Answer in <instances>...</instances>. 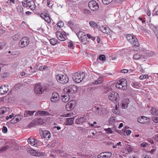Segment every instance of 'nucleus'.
<instances>
[{"instance_id":"22","label":"nucleus","mask_w":158,"mask_h":158,"mask_svg":"<svg viewBox=\"0 0 158 158\" xmlns=\"http://www.w3.org/2000/svg\"><path fill=\"white\" fill-rule=\"evenodd\" d=\"M129 99H127V101H126L125 99L123 100L121 103V108L122 109H125L127 108L128 106V101Z\"/></svg>"},{"instance_id":"56","label":"nucleus","mask_w":158,"mask_h":158,"mask_svg":"<svg viewBox=\"0 0 158 158\" xmlns=\"http://www.w3.org/2000/svg\"><path fill=\"white\" fill-rule=\"evenodd\" d=\"M68 25L72 28L73 27V23L71 21H69L68 23Z\"/></svg>"},{"instance_id":"30","label":"nucleus","mask_w":158,"mask_h":158,"mask_svg":"<svg viewBox=\"0 0 158 158\" xmlns=\"http://www.w3.org/2000/svg\"><path fill=\"white\" fill-rule=\"evenodd\" d=\"M102 82L103 79L102 78L99 77L97 80L95 81L93 83L94 84H98L101 83Z\"/></svg>"},{"instance_id":"14","label":"nucleus","mask_w":158,"mask_h":158,"mask_svg":"<svg viewBox=\"0 0 158 158\" xmlns=\"http://www.w3.org/2000/svg\"><path fill=\"white\" fill-rule=\"evenodd\" d=\"M10 108L3 107L0 108V117L3 118L4 116V114L10 110Z\"/></svg>"},{"instance_id":"15","label":"nucleus","mask_w":158,"mask_h":158,"mask_svg":"<svg viewBox=\"0 0 158 158\" xmlns=\"http://www.w3.org/2000/svg\"><path fill=\"white\" fill-rule=\"evenodd\" d=\"M28 152L31 155L34 156H39L41 155V153L38 151L30 149L28 150Z\"/></svg>"},{"instance_id":"18","label":"nucleus","mask_w":158,"mask_h":158,"mask_svg":"<svg viewBox=\"0 0 158 158\" xmlns=\"http://www.w3.org/2000/svg\"><path fill=\"white\" fill-rule=\"evenodd\" d=\"M74 119V117L66 118L65 123V125H72L73 123Z\"/></svg>"},{"instance_id":"60","label":"nucleus","mask_w":158,"mask_h":158,"mask_svg":"<svg viewBox=\"0 0 158 158\" xmlns=\"http://www.w3.org/2000/svg\"><path fill=\"white\" fill-rule=\"evenodd\" d=\"M104 154V152H102V153H100L99 155L98 156V158H103V157Z\"/></svg>"},{"instance_id":"55","label":"nucleus","mask_w":158,"mask_h":158,"mask_svg":"<svg viewBox=\"0 0 158 158\" xmlns=\"http://www.w3.org/2000/svg\"><path fill=\"white\" fill-rule=\"evenodd\" d=\"M68 46L69 47L73 48V44L72 42H70L68 43Z\"/></svg>"},{"instance_id":"44","label":"nucleus","mask_w":158,"mask_h":158,"mask_svg":"<svg viewBox=\"0 0 158 158\" xmlns=\"http://www.w3.org/2000/svg\"><path fill=\"white\" fill-rule=\"evenodd\" d=\"M19 38V34H15L13 37V40L15 41H18Z\"/></svg>"},{"instance_id":"31","label":"nucleus","mask_w":158,"mask_h":158,"mask_svg":"<svg viewBox=\"0 0 158 158\" xmlns=\"http://www.w3.org/2000/svg\"><path fill=\"white\" fill-rule=\"evenodd\" d=\"M112 155V153L110 152H104L103 157V158H109L111 157Z\"/></svg>"},{"instance_id":"32","label":"nucleus","mask_w":158,"mask_h":158,"mask_svg":"<svg viewBox=\"0 0 158 158\" xmlns=\"http://www.w3.org/2000/svg\"><path fill=\"white\" fill-rule=\"evenodd\" d=\"M131 85L134 88H138L140 86V84L139 82H132L131 83Z\"/></svg>"},{"instance_id":"17","label":"nucleus","mask_w":158,"mask_h":158,"mask_svg":"<svg viewBox=\"0 0 158 158\" xmlns=\"http://www.w3.org/2000/svg\"><path fill=\"white\" fill-rule=\"evenodd\" d=\"M28 142L32 146L36 147L37 145V141L35 140L34 139L31 137L29 138L28 139Z\"/></svg>"},{"instance_id":"50","label":"nucleus","mask_w":158,"mask_h":158,"mask_svg":"<svg viewBox=\"0 0 158 158\" xmlns=\"http://www.w3.org/2000/svg\"><path fill=\"white\" fill-rule=\"evenodd\" d=\"M102 109L101 108H99L97 107L96 109V112L98 113V115H101L102 113Z\"/></svg>"},{"instance_id":"42","label":"nucleus","mask_w":158,"mask_h":158,"mask_svg":"<svg viewBox=\"0 0 158 158\" xmlns=\"http://www.w3.org/2000/svg\"><path fill=\"white\" fill-rule=\"evenodd\" d=\"M89 24L91 27H96L97 26V24L93 21H90L89 23Z\"/></svg>"},{"instance_id":"28","label":"nucleus","mask_w":158,"mask_h":158,"mask_svg":"<svg viewBox=\"0 0 158 158\" xmlns=\"http://www.w3.org/2000/svg\"><path fill=\"white\" fill-rule=\"evenodd\" d=\"M100 29L102 32L107 33L108 31H109L110 29L108 27H100Z\"/></svg>"},{"instance_id":"21","label":"nucleus","mask_w":158,"mask_h":158,"mask_svg":"<svg viewBox=\"0 0 158 158\" xmlns=\"http://www.w3.org/2000/svg\"><path fill=\"white\" fill-rule=\"evenodd\" d=\"M43 137L45 138L49 139L51 137L50 132L48 131H43Z\"/></svg>"},{"instance_id":"2","label":"nucleus","mask_w":158,"mask_h":158,"mask_svg":"<svg viewBox=\"0 0 158 158\" xmlns=\"http://www.w3.org/2000/svg\"><path fill=\"white\" fill-rule=\"evenodd\" d=\"M85 76V74L83 72H76L73 75V79L75 82L79 83L83 80Z\"/></svg>"},{"instance_id":"4","label":"nucleus","mask_w":158,"mask_h":158,"mask_svg":"<svg viewBox=\"0 0 158 158\" xmlns=\"http://www.w3.org/2000/svg\"><path fill=\"white\" fill-rule=\"evenodd\" d=\"M44 123L43 119L40 118H37L33 120L31 123H29L28 126L30 127H34L35 126L41 125Z\"/></svg>"},{"instance_id":"19","label":"nucleus","mask_w":158,"mask_h":158,"mask_svg":"<svg viewBox=\"0 0 158 158\" xmlns=\"http://www.w3.org/2000/svg\"><path fill=\"white\" fill-rule=\"evenodd\" d=\"M56 35L59 40L61 41H64L65 40V37L62 35L61 34L60 32L59 31L56 32Z\"/></svg>"},{"instance_id":"52","label":"nucleus","mask_w":158,"mask_h":158,"mask_svg":"<svg viewBox=\"0 0 158 158\" xmlns=\"http://www.w3.org/2000/svg\"><path fill=\"white\" fill-rule=\"evenodd\" d=\"M99 59L101 60H104L106 59L105 56L103 55H100L99 57Z\"/></svg>"},{"instance_id":"1","label":"nucleus","mask_w":158,"mask_h":158,"mask_svg":"<svg viewBox=\"0 0 158 158\" xmlns=\"http://www.w3.org/2000/svg\"><path fill=\"white\" fill-rule=\"evenodd\" d=\"M127 40L132 45L133 50L137 51L139 50V44L137 39L134 35L131 34H127L126 35Z\"/></svg>"},{"instance_id":"40","label":"nucleus","mask_w":158,"mask_h":158,"mask_svg":"<svg viewBox=\"0 0 158 158\" xmlns=\"http://www.w3.org/2000/svg\"><path fill=\"white\" fill-rule=\"evenodd\" d=\"M57 27H58L59 29H60L61 27L64 26V24L62 21H60L57 23Z\"/></svg>"},{"instance_id":"27","label":"nucleus","mask_w":158,"mask_h":158,"mask_svg":"<svg viewBox=\"0 0 158 158\" xmlns=\"http://www.w3.org/2000/svg\"><path fill=\"white\" fill-rule=\"evenodd\" d=\"M76 35L79 39L83 38L84 36H86L85 34L82 31H79L76 33Z\"/></svg>"},{"instance_id":"45","label":"nucleus","mask_w":158,"mask_h":158,"mask_svg":"<svg viewBox=\"0 0 158 158\" xmlns=\"http://www.w3.org/2000/svg\"><path fill=\"white\" fill-rule=\"evenodd\" d=\"M6 45V43L5 41L0 43V50L2 49Z\"/></svg>"},{"instance_id":"9","label":"nucleus","mask_w":158,"mask_h":158,"mask_svg":"<svg viewBox=\"0 0 158 158\" xmlns=\"http://www.w3.org/2000/svg\"><path fill=\"white\" fill-rule=\"evenodd\" d=\"M76 105V101L74 100H72L68 102L65 107L67 110L70 111L73 109Z\"/></svg>"},{"instance_id":"11","label":"nucleus","mask_w":158,"mask_h":158,"mask_svg":"<svg viewBox=\"0 0 158 158\" xmlns=\"http://www.w3.org/2000/svg\"><path fill=\"white\" fill-rule=\"evenodd\" d=\"M67 92L68 93H74L77 90V89L76 86L75 85H71L69 86L67 89H66Z\"/></svg>"},{"instance_id":"43","label":"nucleus","mask_w":158,"mask_h":158,"mask_svg":"<svg viewBox=\"0 0 158 158\" xmlns=\"http://www.w3.org/2000/svg\"><path fill=\"white\" fill-rule=\"evenodd\" d=\"M113 0H102L104 4L108 5L112 2Z\"/></svg>"},{"instance_id":"47","label":"nucleus","mask_w":158,"mask_h":158,"mask_svg":"<svg viewBox=\"0 0 158 158\" xmlns=\"http://www.w3.org/2000/svg\"><path fill=\"white\" fill-rule=\"evenodd\" d=\"M150 28H151L154 32L155 30H158V26H154L152 24H151L150 25Z\"/></svg>"},{"instance_id":"39","label":"nucleus","mask_w":158,"mask_h":158,"mask_svg":"<svg viewBox=\"0 0 158 158\" xmlns=\"http://www.w3.org/2000/svg\"><path fill=\"white\" fill-rule=\"evenodd\" d=\"M62 97H63L62 99L64 98V99H70L71 97L70 96V95L69 94H64V95H62Z\"/></svg>"},{"instance_id":"29","label":"nucleus","mask_w":158,"mask_h":158,"mask_svg":"<svg viewBox=\"0 0 158 158\" xmlns=\"http://www.w3.org/2000/svg\"><path fill=\"white\" fill-rule=\"evenodd\" d=\"M26 4L27 5L26 6V7H29L31 8L32 6L31 4V3L34 4L33 2L32 1V0H26Z\"/></svg>"},{"instance_id":"54","label":"nucleus","mask_w":158,"mask_h":158,"mask_svg":"<svg viewBox=\"0 0 158 158\" xmlns=\"http://www.w3.org/2000/svg\"><path fill=\"white\" fill-rule=\"evenodd\" d=\"M7 128L6 126H3L2 129V132L4 133H7Z\"/></svg>"},{"instance_id":"23","label":"nucleus","mask_w":158,"mask_h":158,"mask_svg":"<svg viewBox=\"0 0 158 158\" xmlns=\"http://www.w3.org/2000/svg\"><path fill=\"white\" fill-rule=\"evenodd\" d=\"M35 112V111L25 110L24 113V117H27L29 116H32Z\"/></svg>"},{"instance_id":"41","label":"nucleus","mask_w":158,"mask_h":158,"mask_svg":"<svg viewBox=\"0 0 158 158\" xmlns=\"http://www.w3.org/2000/svg\"><path fill=\"white\" fill-rule=\"evenodd\" d=\"M30 69L31 70H30V72L31 73H35L37 71V68H36L35 67L32 68V67H30Z\"/></svg>"},{"instance_id":"3","label":"nucleus","mask_w":158,"mask_h":158,"mask_svg":"<svg viewBox=\"0 0 158 158\" xmlns=\"http://www.w3.org/2000/svg\"><path fill=\"white\" fill-rule=\"evenodd\" d=\"M56 78L58 82L62 84H65L69 81L68 77L65 75L58 74L56 76Z\"/></svg>"},{"instance_id":"7","label":"nucleus","mask_w":158,"mask_h":158,"mask_svg":"<svg viewBox=\"0 0 158 158\" xmlns=\"http://www.w3.org/2000/svg\"><path fill=\"white\" fill-rule=\"evenodd\" d=\"M45 89V87L42 86L39 83L36 84L34 88L35 92L36 94H42Z\"/></svg>"},{"instance_id":"53","label":"nucleus","mask_w":158,"mask_h":158,"mask_svg":"<svg viewBox=\"0 0 158 158\" xmlns=\"http://www.w3.org/2000/svg\"><path fill=\"white\" fill-rule=\"evenodd\" d=\"M47 67L45 66H40L39 68V70L40 71H43L45 70L47 68Z\"/></svg>"},{"instance_id":"25","label":"nucleus","mask_w":158,"mask_h":158,"mask_svg":"<svg viewBox=\"0 0 158 158\" xmlns=\"http://www.w3.org/2000/svg\"><path fill=\"white\" fill-rule=\"evenodd\" d=\"M119 103H118V104H116L115 106V109L113 110V112L117 114L118 115L119 114Z\"/></svg>"},{"instance_id":"38","label":"nucleus","mask_w":158,"mask_h":158,"mask_svg":"<svg viewBox=\"0 0 158 158\" xmlns=\"http://www.w3.org/2000/svg\"><path fill=\"white\" fill-rule=\"evenodd\" d=\"M104 131H106V133L108 134H112L114 132L113 131L111 130V129L110 128H105Z\"/></svg>"},{"instance_id":"49","label":"nucleus","mask_w":158,"mask_h":158,"mask_svg":"<svg viewBox=\"0 0 158 158\" xmlns=\"http://www.w3.org/2000/svg\"><path fill=\"white\" fill-rule=\"evenodd\" d=\"M139 28L144 32L145 33L147 32V30L145 27H143V26H140L139 27Z\"/></svg>"},{"instance_id":"16","label":"nucleus","mask_w":158,"mask_h":158,"mask_svg":"<svg viewBox=\"0 0 158 158\" xmlns=\"http://www.w3.org/2000/svg\"><path fill=\"white\" fill-rule=\"evenodd\" d=\"M119 95L118 94L114 92H112L108 95L109 99H117L118 98Z\"/></svg>"},{"instance_id":"58","label":"nucleus","mask_w":158,"mask_h":158,"mask_svg":"<svg viewBox=\"0 0 158 158\" xmlns=\"http://www.w3.org/2000/svg\"><path fill=\"white\" fill-rule=\"evenodd\" d=\"M51 0H47V5L49 7H51L52 6V4L50 3V2H51Z\"/></svg>"},{"instance_id":"5","label":"nucleus","mask_w":158,"mask_h":158,"mask_svg":"<svg viewBox=\"0 0 158 158\" xmlns=\"http://www.w3.org/2000/svg\"><path fill=\"white\" fill-rule=\"evenodd\" d=\"M30 40L28 38L24 37L19 42V46L21 48H23L27 46L29 44Z\"/></svg>"},{"instance_id":"57","label":"nucleus","mask_w":158,"mask_h":158,"mask_svg":"<svg viewBox=\"0 0 158 158\" xmlns=\"http://www.w3.org/2000/svg\"><path fill=\"white\" fill-rule=\"evenodd\" d=\"M152 119L155 123L158 122V117H154L152 118Z\"/></svg>"},{"instance_id":"26","label":"nucleus","mask_w":158,"mask_h":158,"mask_svg":"<svg viewBox=\"0 0 158 158\" xmlns=\"http://www.w3.org/2000/svg\"><path fill=\"white\" fill-rule=\"evenodd\" d=\"M144 119L147 120V118L143 116L138 118L137 119V120L139 123H144Z\"/></svg>"},{"instance_id":"61","label":"nucleus","mask_w":158,"mask_h":158,"mask_svg":"<svg viewBox=\"0 0 158 158\" xmlns=\"http://www.w3.org/2000/svg\"><path fill=\"white\" fill-rule=\"evenodd\" d=\"M154 33L155 35H156V36L158 40V29L155 30Z\"/></svg>"},{"instance_id":"59","label":"nucleus","mask_w":158,"mask_h":158,"mask_svg":"<svg viewBox=\"0 0 158 158\" xmlns=\"http://www.w3.org/2000/svg\"><path fill=\"white\" fill-rule=\"evenodd\" d=\"M7 149V147L6 146L3 147L1 148L0 149V152H2L5 151Z\"/></svg>"},{"instance_id":"33","label":"nucleus","mask_w":158,"mask_h":158,"mask_svg":"<svg viewBox=\"0 0 158 158\" xmlns=\"http://www.w3.org/2000/svg\"><path fill=\"white\" fill-rule=\"evenodd\" d=\"M59 98V95L56 92H54L52 94L50 99H55Z\"/></svg>"},{"instance_id":"24","label":"nucleus","mask_w":158,"mask_h":158,"mask_svg":"<svg viewBox=\"0 0 158 158\" xmlns=\"http://www.w3.org/2000/svg\"><path fill=\"white\" fill-rule=\"evenodd\" d=\"M151 114L154 115H158V110L155 107H152L150 111Z\"/></svg>"},{"instance_id":"12","label":"nucleus","mask_w":158,"mask_h":158,"mask_svg":"<svg viewBox=\"0 0 158 158\" xmlns=\"http://www.w3.org/2000/svg\"><path fill=\"white\" fill-rule=\"evenodd\" d=\"M40 16L42 18L44 19L47 23H50L51 22L50 18L48 13H41Z\"/></svg>"},{"instance_id":"62","label":"nucleus","mask_w":158,"mask_h":158,"mask_svg":"<svg viewBox=\"0 0 158 158\" xmlns=\"http://www.w3.org/2000/svg\"><path fill=\"white\" fill-rule=\"evenodd\" d=\"M120 72L123 73H126L128 72V70L127 69H123L121 70Z\"/></svg>"},{"instance_id":"36","label":"nucleus","mask_w":158,"mask_h":158,"mask_svg":"<svg viewBox=\"0 0 158 158\" xmlns=\"http://www.w3.org/2000/svg\"><path fill=\"white\" fill-rule=\"evenodd\" d=\"M17 11L19 13L22 14L23 12V9L21 6H18L17 7Z\"/></svg>"},{"instance_id":"34","label":"nucleus","mask_w":158,"mask_h":158,"mask_svg":"<svg viewBox=\"0 0 158 158\" xmlns=\"http://www.w3.org/2000/svg\"><path fill=\"white\" fill-rule=\"evenodd\" d=\"M142 56L141 55L140 53H137L134 54L133 56V58L135 60H138Z\"/></svg>"},{"instance_id":"20","label":"nucleus","mask_w":158,"mask_h":158,"mask_svg":"<svg viewBox=\"0 0 158 158\" xmlns=\"http://www.w3.org/2000/svg\"><path fill=\"white\" fill-rule=\"evenodd\" d=\"M36 114L37 115H40L43 116H49L50 115L49 113L48 112L42 110L38 111Z\"/></svg>"},{"instance_id":"46","label":"nucleus","mask_w":158,"mask_h":158,"mask_svg":"<svg viewBox=\"0 0 158 158\" xmlns=\"http://www.w3.org/2000/svg\"><path fill=\"white\" fill-rule=\"evenodd\" d=\"M115 120V118L113 117L110 118L109 120V123L110 124H112L114 123Z\"/></svg>"},{"instance_id":"48","label":"nucleus","mask_w":158,"mask_h":158,"mask_svg":"<svg viewBox=\"0 0 158 158\" xmlns=\"http://www.w3.org/2000/svg\"><path fill=\"white\" fill-rule=\"evenodd\" d=\"M148 78V75L147 74L142 75L140 76L139 77V78L140 80H143Z\"/></svg>"},{"instance_id":"35","label":"nucleus","mask_w":158,"mask_h":158,"mask_svg":"<svg viewBox=\"0 0 158 158\" xmlns=\"http://www.w3.org/2000/svg\"><path fill=\"white\" fill-rule=\"evenodd\" d=\"M80 41L84 44H86L87 42V38L86 36H84L83 38L79 39Z\"/></svg>"},{"instance_id":"51","label":"nucleus","mask_w":158,"mask_h":158,"mask_svg":"<svg viewBox=\"0 0 158 158\" xmlns=\"http://www.w3.org/2000/svg\"><path fill=\"white\" fill-rule=\"evenodd\" d=\"M83 12L86 15H89L90 14V10L86 9H85L83 10Z\"/></svg>"},{"instance_id":"6","label":"nucleus","mask_w":158,"mask_h":158,"mask_svg":"<svg viewBox=\"0 0 158 158\" xmlns=\"http://www.w3.org/2000/svg\"><path fill=\"white\" fill-rule=\"evenodd\" d=\"M127 82L125 79H121L120 81L117 82L116 86L118 89L124 90L127 85Z\"/></svg>"},{"instance_id":"10","label":"nucleus","mask_w":158,"mask_h":158,"mask_svg":"<svg viewBox=\"0 0 158 158\" xmlns=\"http://www.w3.org/2000/svg\"><path fill=\"white\" fill-rule=\"evenodd\" d=\"M88 119V118L86 116H79L76 119L75 123L77 124H80L83 123H85Z\"/></svg>"},{"instance_id":"64","label":"nucleus","mask_w":158,"mask_h":158,"mask_svg":"<svg viewBox=\"0 0 158 158\" xmlns=\"http://www.w3.org/2000/svg\"><path fill=\"white\" fill-rule=\"evenodd\" d=\"M11 123L12 124L17 123L16 121H15V118H14L12 119L10 121Z\"/></svg>"},{"instance_id":"63","label":"nucleus","mask_w":158,"mask_h":158,"mask_svg":"<svg viewBox=\"0 0 158 158\" xmlns=\"http://www.w3.org/2000/svg\"><path fill=\"white\" fill-rule=\"evenodd\" d=\"M148 145V143H143L141 144V146L143 147H146Z\"/></svg>"},{"instance_id":"13","label":"nucleus","mask_w":158,"mask_h":158,"mask_svg":"<svg viewBox=\"0 0 158 158\" xmlns=\"http://www.w3.org/2000/svg\"><path fill=\"white\" fill-rule=\"evenodd\" d=\"M8 86L7 85H2L0 87V93L1 94H5L9 90Z\"/></svg>"},{"instance_id":"8","label":"nucleus","mask_w":158,"mask_h":158,"mask_svg":"<svg viewBox=\"0 0 158 158\" xmlns=\"http://www.w3.org/2000/svg\"><path fill=\"white\" fill-rule=\"evenodd\" d=\"M88 6L90 9L94 11L97 10L99 7L98 3L94 0L90 1L88 3Z\"/></svg>"},{"instance_id":"37","label":"nucleus","mask_w":158,"mask_h":158,"mask_svg":"<svg viewBox=\"0 0 158 158\" xmlns=\"http://www.w3.org/2000/svg\"><path fill=\"white\" fill-rule=\"evenodd\" d=\"M50 44L53 45H55L57 42V40L55 39H52L50 40Z\"/></svg>"}]
</instances>
